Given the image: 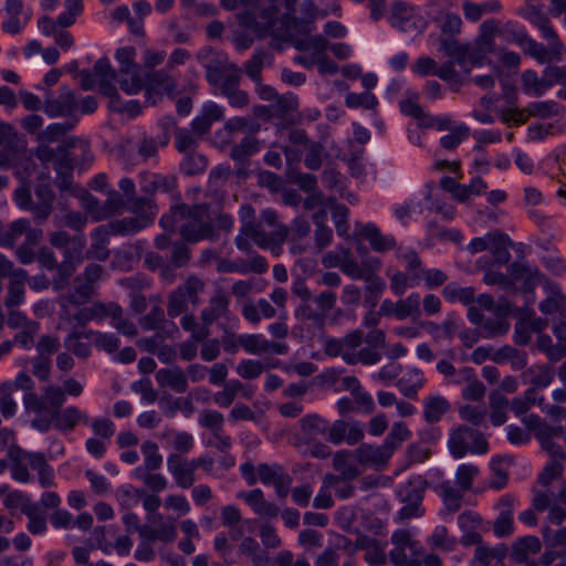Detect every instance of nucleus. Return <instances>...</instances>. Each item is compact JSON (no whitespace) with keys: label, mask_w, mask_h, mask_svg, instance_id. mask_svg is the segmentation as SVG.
Wrapping results in <instances>:
<instances>
[{"label":"nucleus","mask_w":566,"mask_h":566,"mask_svg":"<svg viewBox=\"0 0 566 566\" xmlns=\"http://www.w3.org/2000/svg\"><path fill=\"white\" fill-rule=\"evenodd\" d=\"M159 222L166 231L178 230L182 239L190 243L213 240L218 237L214 224L209 218V206L205 203L172 206Z\"/></svg>","instance_id":"1"},{"label":"nucleus","mask_w":566,"mask_h":566,"mask_svg":"<svg viewBox=\"0 0 566 566\" xmlns=\"http://www.w3.org/2000/svg\"><path fill=\"white\" fill-rule=\"evenodd\" d=\"M521 81L522 86L527 94L542 96L547 90H549L544 73H542V76H538L534 70L524 71L522 73Z\"/></svg>","instance_id":"54"},{"label":"nucleus","mask_w":566,"mask_h":566,"mask_svg":"<svg viewBox=\"0 0 566 566\" xmlns=\"http://www.w3.org/2000/svg\"><path fill=\"white\" fill-rule=\"evenodd\" d=\"M475 291L471 286H459L457 283H450L443 289L444 297L450 302H461L463 305H470L474 301Z\"/></svg>","instance_id":"59"},{"label":"nucleus","mask_w":566,"mask_h":566,"mask_svg":"<svg viewBox=\"0 0 566 566\" xmlns=\"http://www.w3.org/2000/svg\"><path fill=\"white\" fill-rule=\"evenodd\" d=\"M155 378L160 388H169L178 394H184L188 390L187 375L178 366L157 370Z\"/></svg>","instance_id":"23"},{"label":"nucleus","mask_w":566,"mask_h":566,"mask_svg":"<svg viewBox=\"0 0 566 566\" xmlns=\"http://www.w3.org/2000/svg\"><path fill=\"white\" fill-rule=\"evenodd\" d=\"M489 405L491 409L490 419L493 426H501L506 422V409L510 400L501 394L499 389L492 390L489 395Z\"/></svg>","instance_id":"45"},{"label":"nucleus","mask_w":566,"mask_h":566,"mask_svg":"<svg viewBox=\"0 0 566 566\" xmlns=\"http://www.w3.org/2000/svg\"><path fill=\"white\" fill-rule=\"evenodd\" d=\"M29 452H25L19 447H11L8 449V458L10 460L11 475L15 481L27 483L31 481V474L28 470L29 467Z\"/></svg>","instance_id":"29"},{"label":"nucleus","mask_w":566,"mask_h":566,"mask_svg":"<svg viewBox=\"0 0 566 566\" xmlns=\"http://www.w3.org/2000/svg\"><path fill=\"white\" fill-rule=\"evenodd\" d=\"M528 19L541 31L543 39L548 42L545 45L546 63L562 62L566 55V48L553 28L549 18L541 11L533 10Z\"/></svg>","instance_id":"6"},{"label":"nucleus","mask_w":566,"mask_h":566,"mask_svg":"<svg viewBox=\"0 0 566 566\" xmlns=\"http://www.w3.org/2000/svg\"><path fill=\"white\" fill-rule=\"evenodd\" d=\"M513 244L507 234L500 231L492 232V239L489 251L492 253L494 261L499 264H506L511 260L509 248Z\"/></svg>","instance_id":"43"},{"label":"nucleus","mask_w":566,"mask_h":566,"mask_svg":"<svg viewBox=\"0 0 566 566\" xmlns=\"http://www.w3.org/2000/svg\"><path fill=\"white\" fill-rule=\"evenodd\" d=\"M297 0H269V6L262 10L261 17L268 24L279 21L281 18L289 20L295 12Z\"/></svg>","instance_id":"31"},{"label":"nucleus","mask_w":566,"mask_h":566,"mask_svg":"<svg viewBox=\"0 0 566 566\" xmlns=\"http://www.w3.org/2000/svg\"><path fill=\"white\" fill-rule=\"evenodd\" d=\"M378 272L379 270H373L361 279L366 282L365 300L367 303L371 304V306L376 305L386 286L385 281L378 275Z\"/></svg>","instance_id":"55"},{"label":"nucleus","mask_w":566,"mask_h":566,"mask_svg":"<svg viewBox=\"0 0 566 566\" xmlns=\"http://www.w3.org/2000/svg\"><path fill=\"white\" fill-rule=\"evenodd\" d=\"M167 66L164 70L153 71L146 74V78L148 81V88L146 90L147 101L150 105L156 104V98L158 94L155 92L156 90H161L167 94L171 95L176 92L177 84L174 77L169 75Z\"/></svg>","instance_id":"18"},{"label":"nucleus","mask_w":566,"mask_h":566,"mask_svg":"<svg viewBox=\"0 0 566 566\" xmlns=\"http://www.w3.org/2000/svg\"><path fill=\"white\" fill-rule=\"evenodd\" d=\"M260 150V142L251 136L244 137L240 144L231 148L230 157L239 165H245L249 158Z\"/></svg>","instance_id":"50"},{"label":"nucleus","mask_w":566,"mask_h":566,"mask_svg":"<svg viewBox=\"0 0 566 566\" xmlns=\"http://www.w3.org/2000/svg\"><path fill=\"white\" fill-rule=\"evenodd\" d=\"M116 76H115V80L118 85H119V88L128 94V95H133V94H137L138 92H140L144 87V78L142 76V72L140 70L138 71H133V72H127V74H119V73H116Z\"/></svg>","instance_id":"56"},{"label":"nucleus","mask_w":566,"mask_h":566,"mask_svg":"<svg viewBox=\"0 0 566 566\" xmlns=\"http://www.w3.org/2000/svg\"><path fill=\"white\" fill-rule=\"evenodd\" d=\"M506 554L507 546L505 544H497L493 548L478 546L474 557L481 566H502V562Z\"/></svg>","instance_id":"44"},{"label":"nucleus","mask_w":566,"mask_h":566,"mask_svg":"<svg viewBox=\"0 0 566 566\" xmlns=\"http://www.w3.org/2000/svg\"><path fill=\"white\" fill-rule=\"evenodd\" d=\"M198 60L206 70V78L210 85H217L232 67H238L229 61L226 53L213 49L202 50L198 54Z\"/></svg>","instance_id":"9"},{"label":"nucleus","mask_w":566,"mask_h":566,"mask_svg":"<svg viewBox=\"0 0 566 566\" xmlns=\"http://www.w3.org/2000/svg\"><path fill=\"white\" fill-rule=\"evenodd\" d=\"M49 242L52 247L63 250V261L77 264L83 262V250L86 245L83 233L72 237L63 230L53 231L49 234Z\"/></svg>","instance_id":"8"},{"label":"nucleus","mask_w":566,"mask_h":566,"mask_svg":"<svg viewBox=\"0 0 566 566\" xmlns=\"http://www.w3.org/2000/svg\"><path fill=\"white\" fill-rule=\"evenodd\" d=\"M268 270L266 260L255 254L250 261L243 259L238 260H222L219 263L218 271L222 273L238 272L241 274L256 273L262 274Z\"/></svg>","instance_id":"22"},{"label":"nucleus","mask_w":566,"mask_h":566,"mask_svg":"<svg viewBox=\"0 0 566 566\" xmlns=\"http://www.w3.org/2000/svg\"><path fill=\"white\" fill-rule=\"evenodd\" d=\"M239 552L250 557L253 566H264L270 560L269 556L261 551L259 542L250 536L242 538L239 545Z\"/></svg>","instance_id":"53"},{"label":"nucleus","mask_w":566,"mask_h":566,"mask_svg":"<svg viewBox=\"0 0 566 566\" xmlns=\"http://www.w3.org/2000/svg\"><path fill=\"white\" fill-rule=\"evenodd\" d=\"M229 297L222 291H217L200 313L202 324L210 326L220 317L226 316L229 311Z\"/></svg>","instance_id":"27"},{"label":"nucleus","mask_w":566,"mask_h":566,"mask_svg":"<svg viewBox=\"0 0 566 566\" xmlns=\"http://www.w3.org/2000/svg\"><path fill=\"white\" fill-rule=\"evenodd\" d=\"M241 232L245 233L252 241L260 248H281L283 242L289 237V228L284 224H279L271 233H266L259 222L252 226L241 227Z\"/></svg>","instance_id":"12"},{"label":"nucleus","mask_w":566,"mask_h":566,"mask_svg":"<svg viewBox=\"0 0 566 566\" xmlns=\"http://www.w3.org/2000/svg\"><path fill=\"white\" fill-rule=\"evenodd\" d=\"M357 234L366 239L375 252L384 253L389 250H397L395 238L392 235L382 234L379 228L374 223L357 226Z\"/></svg>","instance_id":"19"},{"label":"nucleus","mask_w":566,"mask_h":566,"mask_svg":"<svg viewBox=\"0 0 566 566\" xmlns=\"http://www.w3.org/2000/svg\"><path fill=\"white\" fill-rule=\"evenodd\" d=\"M420 295L418 293H411L406 298L397 301V319H406L411 317L413 321H417L421 316L420 308Z\"/></svg>","instance_id":"51"},{"label":"nucleus","mask_w":566,"mask_h":566,"mask_svg":"<svg viewBox=\"0 0 566 566\" xmlns=\"http://www.w3.org/2000/svg\"><path fill=\"white\" fill-rule=\"evenodd\" d=\"M136 49L134 46H124L116 51L115 59L118 64L116 73L127 74V72L138 71L140 66L135 61Z\"/></svg>","instance_id":"58"},{"label":"nucleus","mask_w":566,"mask_h":566,"mask_svg":"<svg viewBox=\"0 0 566 566\" xmlns=\"http://www.w3.org/2000/svg\"><path fill=\"white\" fill-rule=\"evenodd\" d=\"M113 235L106 224L97 227L92 233V244L86 252L87 259L105 261L109 256L107 249L109 237Z\"/></svg>","instance_id":"32"},{"label":"nucleus","mask_w":566,"mask_h":566,"mask_svg":"<svg viewBox=\"0 0 566 566\" xmlns=\"http://www.w3.org/2000/svg\"><path fill=\"white\" fill-rule=\"evenodd\" d=\"M161 437L178 454L188 453L193 447V437L186 431L168 429Z\"/></svg>","instance_id":"52"},{"label":"nucleus","mask_w":566,"mask_h":566,"mask_svg":"<svg viewBox=\"0 0 566 566\" xmlns=\"http://www.w3.org/2000/svg\"><path fill=\"white\" fill-rule=\"evenodd\" d=\"M491 360H493L496 364L510 361L514 370H521L527 364L526 355L509 345H505L494 350L492 353Z\"/></svg>","instance_id":"42"},{"label":"nucleus","mask_w":566,"mask_h":566,"mask_svg":"<svg viewBox=\"0 0 566 566\" xmlns=\"http://www.w3.org/2000/svg\"><path fill=\"white\" fill-rule=\"evenodd\" d=\"M410 437L411 431L405 422H394L382 444L389 455L392 457L394 452Z\"/></svg>","instance_id":"49"},{"label":"nucleus","mask_w":566,"mask_h":566,"mask_svg":"<svg viewBox=\"0 0 566 566\" xmlns=\"http://www.w3.org/2000/svg\"><path fill=\"white\" fill-rule=\"evenodd\" d=\"M272 63L271 54L265 50H255L252 57L244 64L245 74L254 82L261 81V72L263 67Z\"/></svg>","instance_id":"47"},{"label":"nucleus","mask_w":566,"mask_h":566,"mask_svg":"<svg viewBox=\"0 0 566 566\" xmlns=\"http://www.w3.org/2000/svg\"><path fill=\"white\" fill-rule=\"evenodd\" d=\"M147 521L148 524H144L142 530L143 541L171 543L177 538L176 525L172 521L163 522L160 513L149 515Z\"/></svg>","instance_id":"13"},{"label":"nucleus","mask_w":566,"mask_h":566,"mask_svg":"<svg viewBox=\"0 0 566 566\" xmlns=\"http://www.w3.org/2000/svg\"><path fill=\"white\" fill-rule=\"evenodd\" d=\"M564 429L560 426L544 428L537 433V440L541 447L553 458V460H564L565 453L560 446L555 443V438L563 437Z\"/></svg>","instance_id":"34"},{"label":"nucleus","mask_w":566,"mask_h":566,"mask_svg":"<svg viewBox=\"0 0 566 566\" xmlns=\"http://www.w3.org/2000/svg\"><path fill=\"white\" fill-rule=\"evenodd\" d=\"M206 290V282L197 276H189L184 284L179 285L168 295L167 314L169 317H177L188 310V303L197 307L200 302V295Z\"/></svg>","instance_id":"3"},{"label":"nucleus","mask_w":566,"mask_h":566,"mask_svg":"<svg viewBox=\"0 0 566 566\" xmlns=\"http://www.w3.org/2000/svg\"><path fill=\"white\" fill-rule=\"evenodd\" d=\"M223 118V108L213 102L203 105L201 113L192 120L191 128L198 137L210 130L214 122Z\"/></svg>","instance_id":"26"},{"label":"nucleus","mask_w":566,"mask_h":566,"mask_svg":"<svg viewBox=\"0 0 566 566\" xmlns=\"http://www.w3.org/2000/svg\"><path fill=\"white\" fill-rule=\"evenodd\" d=\"M93 331L72 332L64 339V347L77 358L86 359L91 355Z\"/></svg>","instance_id":"30"},{"label":"nucleus","mask_w":566,"mask_h":566,"mask_svg":"<svg viewBox=\"0 0 566 566\" xmlns=\"http://www.w3.org/2000/svg\"><path fill=\"white\" fill-rule=\"evenodd\" d=\"M412 72L422 77L436 75L448 82L454 91H458L463 84V78L457 70H452L450 64L438 66L437 62L430 56H420L412 65Z\"/></svg>","instance_id":"10"},{"label":"nucleus","mask_w":566,"mask_h":566,"mask_svg":"<svg viewBox=\"0 0 566 566\" xmlns=\"http://www.w3.org/2000/svg\"><path fill=\"white\" fill-rule=\"evenodd\" d=\"M301 429L310 439L326 434L328 421L318 415H307L300 420Z\"/></svg>","instance_id":"57"},{"label":"nucleus","mask_w":566,"mask_h":566,"mask_svg":"<svg viewBox=\"0 0 566 566\" xmlns=\"http://www.w3.org/2000/svg\"><path fill=\"white\" fill-rule=\"evenodd\" d=\"M77 108L78 102L74 92L66 86L61 87L56 98H48L44 102V112L51 117L73 115Z\"/></svg>","instance_id":"17"},{"label":"nucleus","mask_w":566,"mask_h":566,"mask_svg":"<svg viewBox=\"0 0 566 566\" xmlns=\"http://www.w3.org/2000/svg\"><path fill=\"white\" fill-rule=\"evenodd\" d=\"M95 294V287L83 281L82 276H76L74 287L63 297L65 302L72 305H84Z\"/></svg>","instance_id":"48"},{"label":"nucleus","mask_w":566,"mask_h":566,"mask_svg":"<svg viewBox=\"0 0 566 566\" xmlns=\"http://www.w3.org/2000/svg\"><path fill=\"white\" fill-rule=\"evenodd\" d=\"M251 509L261 516L274 517L277 515V507L264 499L262 490L254 489L250 492L239 494Z\"/></svg>","instance_id":"36"},{"label":"nucleus","mask_w":566,"mask_h":566,"mask_svg":"<svg viewBox=\"0 0 566 566\" xmlns=\"http://www.w3.org/2000/svg\"><path fill=\"white\" fill-rule=\"evenodd\" d=\"M29 467L38 472L39 482L42 488L54 484V473L43 453L29 452Z\"/></svg>","instance_id":"40"},{"label":"nucleus","mask_w":566,"mask_h":566,"mask_svg":"<svg viewBox=\"0 0 566 566\" xmlns=\"http://www.w3.org/2000/svg\"><path fill=\"white\" fill-rule=\"evenodd\" d=\"M151 223V216L144 213L117 219L107 223L112 234L133 235Z\"/></svg>","instance_id":"24"},{"label":"nucleus","mask_w":566,"mask_h":566,"mask_svg":"<svg viewBox=\"0 0 566 566\" xmlns=\"http://www.w3.org/2000/svg\"><path fill=\"white\" fill-rule=\"evenodd\" d=\"M542 543L538 537L527 535L517 538L512 545L511 558L518 564L525 563L531 555L539 553Z\"/></svg>","instance_id":"33"},{"label":"nucleus","mask_w":566,"mask_h":566,"mask_svg":"<svg viewBox=\"0 0 566 566\" xmlns=\"http://www.w3.org/2000/svg\"><path fill=\"white\" fill-rule=\"evenodd\" d=\"M390 541L394 547L389 552V559L396 566H402L423 553L419 542L406 530L394 532Z\"/></svg>","instance_id":"7"},{"label":"nucleus","mask_w":566,"mask_h":566,"mask_svg":"<svg viewBox=\"0 0 566 566\" xmlns=\"http://www.w3.org/2000/svg\"><path fill=\"white\" fill-rule=\"evenodd\" d=\"M420 327L430 334L437 342L443 339H451L459 328V324L455 315L450 314L442 325H439L431 321L420 322Z\"/></svg>","instance_id":"35"},{"label":"nucleus","mask_w":566,"mask_h":566,"mask_svg":"<svg viewBox=\"0 0 566 566\" xmlns=\"http://www.w3.org/2000/svg\"><path fill=\"white\" fill-rule=\"evenodd\" d=\"M363 438L364 429L358 421L346 422L344 420H336L332 424L328 423L326 440L333 444L346 442L349 446H354L361 441Z\"/></svg>","instance_id":"11"},{"label":"nucleus","mask_w":566,"mask_h":566,"mask_svg":"<svg viewBox=\"0 0 566 566\" xmlns=\"http://www.w3.org/2000/svg\"><path fill=\"white\" fill-rule=\"evenodd\" d=\"M350 451H337L333 458V468L338 472V475H328L326 479L335 480V482H352L358 478L360 471L350 460Z\"/></svg>","instance_id":"25"},{"label":"nucleus","mask_w":566,"mask_h":566,"mask_svg":"<svg viewBox=\"0 0 566 566\" xmlns=\"http://www.w3.org/2000/svg\"><path fill=\"white\" fill-rule=\"evenodd\" d=\"M354 457L361 465L370 468H384L391 458L384 444L374 446L369 443L360 444L354 451Z\"/></svg>","instance_id":"20"},{"label":"nucleus","mask_w":566,"mask_h":566,"mask_svg":"<svg viewBox=\"0 0 566 566\" xmlns=\"http://www.w3.org/2000/svg\"><path fill=\"white\" fill-rule=\"evenodd\" d=\"M81 420L87 422L88 418L76 407H67L62 411L54 410V426L61 431H72Z\"/></svg>","instance_id":"41"},{"label":"nucleus","mask_w":566,"mask_h":566,"mask_svg":"<svg viewBox=\"0 0 566 566\" xmlns=\"http://www.w3.org/2000/svg\"><path fill=\"white\" fill-rule=\"evenodd\" d=\"M506 40L523 46L525 53L538 63H546L545 45L530 38L524 31L515 30L509 25L505 28Z\"/></svg>","instance_id":"21"},{"label":"nucleus","mask_w":566,"mask_h":566,"mask_svg":"<svg viewBox=\"0 0 566 566\" xmlns=\"http://www.w3.org/2000/svg\"><path fill=\"white\" fill-rule=\"evenodd\" d=\"M497 30V23L495 20H486L480 27V35L478 38V48L469 49V57H468V66L471 69L472 66L481 65L484 59V55L488 52L492 51L493 48V34Z\"/></svg>","instance_id":"15"},{"label":"nucleus","mask_w":566,"mask_h":566,"mask_svg":"<svg viewBox=\"0 0 566 566\" xmlns=\"http://www.w3.org/2000/svg\"><path fill=\"white\" fill-rule=\"evenodd\" d=\"M167 468L176 484L181 489H189L196 481L193 462L178 453H170L167 458Z\"/></svg>","instance_id":"14"},{"label":"nucleus","mask_w":566,"mask_h":566,"mask_svg":"<svg viewBox=\"0 0 566 566\" xmlns=\"http://www.w3.org/2000/svg\"><path fill=\"white\" fill-rule=\"evenodd\" d=\"M449 409L450 402L448 399L440 395L429 396L423 401V419L427 423H436Z\"/></svg>","instance_id":"39"},{"label":"nucleus","mask_w":566,"mask_h":566,"mask_svg":"<svg viewBox=\"0 0 566 566\" xmlns=\"http://www.w3.org/2000/svg\"><path fill=\"white\" fill-rule=\"evenodd\" d=\"M503 463L507 465L513 464V458L505 455L497 459L492 460L491 469L493 471L494 478L490 482V486L495 490H501L507 484V472L505 468H503Z\"/></svg>","instance_id":"60"},{"label":"nucleus","mask_w":566,"mask_h":566,"mask_svg":"<svg viewBox=\"0 0 566 566\" xmlns=\"http://www.w3.org/2000/svg\"><path fill=\"white\" fill-rule=\"evenodd\" d=\"M469 49L470 44H461L453 38H444L439 42V51L449 57L443 64H450L452 70L458 64L467 75L471 72L468 66Z\"/></svg>","instance_id":"16"},{"label":"nucleus","mask_w":566,"mask_h":566,"mask_svg":"<svg viewBox=\"0 0 566 566\" xmlns=\"http://www.w3.org/2000/svg\"><path fill=\"white\" fill-rule=\"evenodd\" d=\"M28 279V273L23 269H15L12 272V277L8 289V294L4 300L7 307L12 308L21 304L24 300V282Z\"/></svg>","instance_id":"38"},{"label":"nucleus","mask_w":566,"mask_h":566,"mask_svg":"<svg viewBox=\"0 0 566 566\" xmlns=\"http://www.w3.org/2000/svg\"><path fill=\"white\" fill-rule=\"evenodd\" d=\"M427 486V481L421 475L411 478L400 486L398 495L403 503L399 511L401 518L419 517L422 515L421 502Z\"/></svg>","instance_id":"5"},{"label":"nucleus","mask_w":566,"mask_h":566,"mask_svg":"<svg viewBox=\"0 0 566 566\" xmlns=\"http://www.w3.org/2000/svg\"><path fill=\"white\" fill-rule=\"evenodd\" d=\"M74 127L73 123H54L49 125L44 130L38 133L36 140L39 143L51 144L57 142L62 136L66 135Z\"/></svg>","instance_id":"63"},{"label":"nucleus","mask_w":566,"mask_h":566,"mask_svg":"<svg viewBox=\"0 0 566 566\" xmlns=\"http://www.w3.org/2000/svg\"><path fill=\"white\" fill-rule=\"evenodd\" d=\"M448 448L453 458L461 459L467 453H486L489 443L483 432L467 424H459L449 433Z\"/></svg>","instance_id":"2"},{"label":"nucleus","mask_w":566,"mask_h":566,"mask_svg":"<svg viewBox=\"0 0 566 566\" xmlns=\"http://www.w3.org/2000/svg\"><path fill=\"white\" fill-rule=\"evenodd\" d=\"M461 375L462 378L468 381L462 389V398L470 401L482 400L485 396L486 388L482 381L474 378L473 369L465 367L461 370Z\"/></svg>","instance_id":"46"},{"label":"nucleus","mask_w":566,"mask_h":566,"mask_svg":"<svg viewBox=\"0 0 566 566\" xmlns=\"http://www.w3.org/2000/svg\"><path fill=\"white\" fill-rule=\"evenodd\" d=\"M77 138L71 137L62 145L57 146V157L54 160V169L56 175L72 174L74 168V160L76 157L71 153L76 148Z\"/></svg>","instance_id":"37"},{"label":"nucleus","mask_w":566,"mask_h":566,"mask_svg":"<svg viewBox=\"0 0 566 566\" xmlns=\"http://www.w3.org/2000/svg\"><path fill=\"white\" fill-rule=\"evenodd\" d=\"M115 76V71L106 59H99L94 64L93 71L82 70L78 73L81 86L84 90H92L95 83L98 82L99 92L109 98L118 97L114 85Z\"/></svg>","instance_id":"4"},{"label":"nucleus","mask_w":566,"mask_h":566,"mask_svg":"<svg viewBox=\"0 0 566 566\" xmlns=\"http://www.w3.org/2000/svg\"><path fill=\"white\" fill-rule=\"evenodd\" d=\"M380 268L381 262L378 258L368 256L364 259L361 263H358L349 250L342 272L353 280H361L368 272H371L373 270H380Z\"/></svg>","instance_id":"28"},{"label":"nucleus","mask_w":566,"mask_h":566,"mask_svg":"<svg viewBox=\"0 0 566 566\" xmlns=\"http://www.w3.org/2000/svg\"><path fill=\"white\" fill-rule=\"evenodd\" d=\"M199 138L193 130L190 132L187 128L175 129V146L179 153L195 151Z\"/></svg>","instance_id":"64"},{"label":"nucleus","mask_w":566,"mask_h":566,"mask_svg":"<svg viewBox=\"0 0 566 566\" xmlns=\"http://www.w3.org/2000/svg\"><path fill=\"white\" fill-rule=\"evenodd\" d=\"M207 165L208 160L206 156L196 151H190L185 154V158L180 166L181 170L186 175L193 176L203 172L207 168Z\"/></svg>","instance_id":"62"},{"label":"nucleus","mask_w":566,"mask_h":566,"mask_svg":"<svg viewBox=\"0 0 566 566\" xmlns=\"http://www.w3.org/2000/svg\"><path fill=\"white\" fill-rule=\"evenodd\" d=\"M144 455V468L148 472L158 470L163 464V455L158 451V446L150 441H144L140 446Z\"/></svg>","instance_id":"61"}]
</instances>
